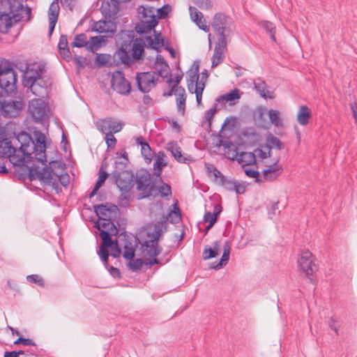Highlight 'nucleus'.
<instances>
[{
    "instance_id": "20",
    "label": "nucleus",
    "mask_w": 357,
    "mask_h": 357,
    "mask_svg": "<svg viewBox=\"0 0 357 357\" xmlns=\"http://www.w3.org/2000/svg\"><path fill=\"white\" fill-rule=\"evenodd\" d=\"M124 123L122 122H117L112 118H107L100 122V130L102 132H111L116 133L120 132Z\"/></svg>"
},
{
    "instance_id": "56",
    "label": "nucleus",
    "mask_w": 357,
    "mask_h": 357,
    "mask_svg": "<svg viewBox=\"0 0 357 357\" xmlns=\"http://www.w3.org/2000/svg\"><path fill=\"white\" fill-rule=\"evenodd\" d=\"M194 3L201 9L210 10L213 7L211 0H192Z\"/></svg>"
},
{
    "instance_id": "50",
    "label": "nucleus",
    "mask_w": 357,
    "mask_h": 357,
    "mask_svg": "<svg viewBox=\"0 0 357 357\" xmlns=\"http://www.w3.org/2000/svg\"><path fill=\"white\" fill-rule=\"evenodd\" d=\"M218 109L217 108V102H216L215 103H214L213 107L211 109H209L208 110L206 111V112L204 114V121L208 123V126L209 128H211V120H212L214 114L218 111Z\"/></svg>"
},
{
    "instance_id": "19",
    "label": "nucleus",
    "mask_w": 357,
    "mask_h": 357,
    "mask_svg": "<svg viewBox=\"0 0 357 357\" xmlns=\"http://www.w3.org/2000/svg\"><path fill=\"white\" fill-rule=\"evenodd\" d=\"M227 45V40H223L222 39L218 40L215 45L213 55L211 58V68H215L223 61Z\"/></svg>"
},
{
    "instance_id": "26",
    "label": "nucleus",
    "mask_w": 357,
    "mask_h": 357,
    "mask_svg": "<svg viewBox=\"0 0 357 357\" xmlns=\"http://www.w3.org/2000/svg\"><path fill=\"white\" fill-rule=\"evenodd\" d=\"M144 46H147L145 43V40L142 42L141 40H138L137 39H133V42L130 47L132 60L137 61L143 59L142 54L144 51Z\"/></svg>"
},
{
    "instance_id": "28",
    "label": "nucleus",
    "mask_w": 357,
    "mask_h": 357,
    "mask_svg": "<svg viewBox=\"0 0 357 357\" xmlns=\"http://www.w3.org/2000/svg\"><path fill=\"white\" fill-rule=\"evenodd\" d=\"M50 83L48 80L45 79L42 76L38 77V79L36 82L34 87L29 88L32 93L36 96H43V93L46 92V89L49 86Z\"/></svg>"
},
{
    "instance_id": "25",
    "label": "nucleus",
    "mask_w": 357,
    "mask_h": 357,
    "mask_svg": "<svg viewBox=\"0 0 357 357\" xmlns=\"http://www.w3.org/2000/svg\"><path fill=\"white\" fill-rule=\"evenodd\" d=\"M153 31L154 32V38L151 36H146L144 38L145 43L147 45V47L158 51L161 46L165 45L164 38L160 37V32L158 33L154 29Z\"/></svg>"
},
{
    "instance_id": "29",
    "label": "nucleus",
    "mask_w": 357,
    "mask_h": 357,
    "mask_svg": "<svg viewBox=\"0 0 357 357\" xmlns=\"http://www.w3.org/2000/svg\"><path fill=\"white\" fill-rule=\"evenodd\" d=\"M95 227L98 228L99 230H101V227L105 229H103L105 231L109 232L111 235L116 236L119 232V229L114 225V223L112 221L111 218H107L105 220V222H99L97 221L95 223Z\"/></svg>"
},
{
    "instance_id": "10",
    "label": "nucleus",
    "mask_w": 357,
    "mask_h": 357,
    "mask_svg": "<svg viewBox=\"0 0 357 357\" xmlns=\"http://www.w3.org/2000/svg\"><path fill=\"white\" fill-rule=\"evenodd\" d=\"M17 151L10 139L5 138L0 141V156L9 159L15 166H23L26 163L25 158L20 156Z\"/></svg>"
},
{
    "instance_id": "23",
    "label": "nucleus",
    "mask_w": 357,
    "mask_h": 357,
    "mask_svg": "<svg viewBox=\"0 0 357 357\" xmlns=\"http://www.w3.org/2000/svg\"><path fill=\"white\" fill-rule=\"evenodd\" d=\"M189 11L191 19L196 23L199 28L205 32L209 31V26L206 24V20L203 18V14L193 6H190Z\"/></svg>"
},
{
    "instance_id": "22",
    "label": "nucleus",
    "mask_w": 357,
    "mask_h": 357,
    "mask_svg": "<svg viewBox=\"0 0 357 357\" xmlns=\"http://www.w3.org/2000/svg\"><path fill=\"white\" fill-rule=\"evenodd\" d=\"M91 30L99 33H111L116 31V26L112 21L100 20L94 22Z\"/></svg>"
},
{
    "instance_id": "61",
    "label": "nucleus",
    "mask_w": 357,
    "mask_h": 357,
    "mask_svg": "<svg viewBox=\"0 0 357 357\" xmlns=\"http://www.w3.org/2000/svg\"><path fill=\"white\" fill-rule=\"evenodd\" d=\"M98 255H99L104 266L106 268H108L109 266L108 263V257L109 255V250H103L102 249H99V250L98 251Z\"/></svg>"
},
{
    "instance_id": "14",
    "label": "nucleus",
    "mask_w": 357,
    "mask_h": 357,
    "mask_svg": "<svg viewBox=\"0 0 357 357\" xmlns=\"http://www.w3.org/2000/svg\"><path fill=\"white\" fill-rule=\"evenodd\" d=\"M35 140L33 139V144H31V153L35 154V157L38 161L43 164L47 162L46 150V137L41 132H35Z\"/></svg>"
},
{
    "instance_id": "6",
    "label": "nucleus",
    "mask_w": 357,
    "mask_h": 357,
    "mask_svg": "<svg viewBox=\"0 0 357 357\" xmlns=\"http://www.w3.org/2000/svg\"><path fill=\"white\" fill-rule=\"evenodd\" d=\"M0 88L8 95L15 93L17 90V73L6 59L0 61Z\"/></svg>"
},
{
    "instance_id": "53",
    "label": "nucleus",
    "mask_w": 357,
    "mask_h": 357,
    "mask_svg": "<svg viewBox=\"0 0 357 357\" xmlns=\"http://www.w3.org/2000/svg\"><path fill=\"white\" fill-rule=\"evenodd\" d=\"M222 147L224 148V151L226 153H229V152H234L233 156H237L238 152L236 146L229 140H226V142L222 144Z\"/></svg>"
},
{
    "instance_id": "18",
    "label": "nucleus",
    "mask_w": 357,
    "mask_h": 357,
    "mask_svg": "<svg viewBox=\"0 0 357 357\" xmlns=\"http://www.w3.org/2000/svg\"><path fill=\"white\" fill-rule=\"evenodd\" d=\"M93 208L100 222H105V219L112 218V213H116L119 211L117 206L112 204L95 205Z\"/></svg>"
},
{
    "instance_id": "21",
    "label": "nucleus",
    "mask_w": 357,
    "mask_h": 357,
    "mask_svg": "<svg viewBox=\"0 0 357 357\" xmlns=\"http://www.w3.org/2000/svg\"><path fill=\"white\" fill-rule=\"evenodd\" d=\"M174 93L177 98H176V105L178 111L181 112V114L183 115L185 113V100H186V93L183 87L179 86L176 87L175 86H172L170 91L167 94V96H172V93Z\"/></svg>"
},
{
    "instance_id": "32",
    "label": "nucleus",
    "mask_w": 357,
    "mask_h": 357,
    "mask_svg": "<svg viewBox=\"0 0 357 357\" xmlns=\"http://www.w3.org/2000/svg\"><path fill=\"white\" fill-rule=\"evenodd\" d=\"M159 181L160 184L159 185H157V195L159 194L160 197H165L167 199H169V198L172 197L171 186L169 184L164 183L160 177L159 178Z\"/></svg>"
},
{
    "instance_id": "41",
    "label": "nucleus",
    "mask_w": 357,
    "mask_h": 357,
    "mask_svg": "<svg viewBox=\"0 0 357 357\" xmlns=\"http://www.w3.org/2000/svg\"><path fill=\"white\" fill-rule=\"evenodd\" d=\"M89 41L87 37L84 33L77 34L74 37V41L71 43L73 47H83L87 49Z\"/></svg>"
},
{
    "instance_id": "55",
    "label": "nucleus",
    "mask_w": 357,
    "mask_h": 357,
    "mask_svg": "<svg viewBox=\"0 0 357 357\" xmlns=\"http://www.w3.org/2000/svg\"><path fill=\"white\" fill-rule=\"evenodd\" d=\"M171 10V8L168 4L164 5L157 10V17L159 19H165L167 17L168 13Z\"/></svg>"
},
{
    "instance_id": "36",
    "label": "nucleus",
    "mask_w": 357,
    "mask_h": 357,
    "mask_svg": "<svg viewBox=\"0 0 357 357\" xmlns=\"http://www.w3.org/2000/svg\"><path fill=\"white\" fill-rule=\"evenodd\" d=\"M241 98L238 89H234L229 93L220 96L216 99V102L224 104L226 102H231L238 100Z\"/></svg>"
},
{
    "instance_id": "37",
    "label": "nucleus",
    "mask_w": 357,
    "mask_h": 357,
    "mask_svg": "<svg viewBox=\"0 0 357 357\" xmlns=\"http://www.w3.org/2000/svg\"><path fill=\"white\" fill-rule=\"evenodd\" d=\"M237 160L243 166L250 165L256 162L255 155L251 152H242Z\"/></svg>"
},
{
    "instance_id": "30",
    "label": "nucleus",
    "mask_w": 357,
    "mask_h": 357,
    "mask_svg": "<svg viewBox=\"0 0 357 357\" xmlns=\"http://www.w3.org/2000/svg\"><path fill=\"white\" fill-rule=\"evenodd\" d=\"M165 154L163 151H159L156 156V160L153 164L154 175L160 177L163 167L167 165L164 161Z\"/></svg>"
},
{
    "instance_id": "45",
    "label": "nucleus",
    "mask_w": 357,
    "mask_h": 357,
    "mask_svg": "<svg viewBox=\"0 0 357 357\" xmlns=\"http://www.w3.org/2000/svg\"><path fill=\"white\" fill-rule=\"evenodd\" d=\"M267 144L270 149L275 148L278 150L284 149L283 143L277 137L270 135L267 137Z\"/></svg>"
},
{
    "instance_id": "2",
    "label": "nucleus",
    "mask_w": 357,
    "mask_h": 357,
    "mask_svg": "<svg viewBox=\"0 0 357 357\" xmlns=\"http://www.w3.org/2000/svg\"><path fill=\"white\" fill-rule=\"evenodd\" d=\"M9 13L0 11V32L7 33L9 29L26 17L29 20L31 9L29 6L24 7L22 0H6Z\"/></svg>"
},
{
    "instance_id": "16",
    "label": "nucleus",
    "mask_w": 357,
    "mask_h": 357,
    "mask_svg": "<svg viewBox=\"0 0 357 357\" xmlns=\"http://www.w3.org/2000/svg\"><path fill=\"white\" fill-rule=\"evenodd\" d=\"M136 81L138 89L142 93H148L154 87L158 81L157 74L155 72L137 73Z\"/></svg>"
},
{
    "instance_id": "48",
    "label": "nucleus",
    "mask_w": 357,
    "mask_h": 357,
    "mask_svg": "<svg viewBox=\"0 0 357 357\" xmlns=\"http://www.w3.org/2000/svg\"><path fill=\"white\" fill-rule=\"evenodd\" d=\"M141 152L142 156L147 161V162L150 163L153 156V151L148 143H143L142 147L141 148Z\"/></svg>"
},
{
    "instance_id": "1",
    "label": "nucleus",
    "mask_w": 357,
    "mask_h": 357,
    "mask_svg": "<svg viewBox=\"0 0 357 357\" xmlns=\"http://www.w3.org/2000/svg\"><path fill=\"white\" fill-rule=\"evenodd\" d=\"M167 223L166 220L157 222L155 224L144 225L137 234V241L140 244V250L144 257L142 259H132L128 263L130 269L133 271L139 270L143 264L152 266L159 264L160 260L156 258L162 252V248L158 245L159 238L167 231Z\"/></svg>"
},
{
    "instance_id": "51",
    "label": "nucleus",
    "mask_w": 357,
    "mask_h": 357,
    "mask_svg": "<svg viewBox=\"0 0 357 357\" xmlns=\"http://www.w3.org/2000/svg\"><path fill=\"white\" fill-rule=\"evenodd\" d=\"M235 180L229 179L225 176H222V181H218V184L223 186L225 189L229 191H234L235 187Z\"/></svg>"
},
{
    "instance_id": "49",
    "label": "nucleus",
    "mask_w": 357,
    "mask_h": 357,
    "mask_svg": "<svg viewBox=\"0 0 357 357\" xmlns=\"http://www.w3.org/2000/svg\"><path fill=\"white\" fill-rule=\"evenodd\" d=\"M199 75L196 72H190L188 74V77L187 79L188 82V89L190 93H193L194 84H195L199 79Z\"/></svg>"
},
{
    "instance_id": "35",
    "label": "nucleus",
    "mask_w": 357,
    "mask_h": 357,
    "mask_svg": "<svg viewBox=\"0 0 357 357\" xmlns=\"http://www.w3.org/2000/svg\"><path fill=\"white\" fill-rule=\"evenodd\" d=\"M255 89L264 98L273 99L274 98L273 93L266 90V84L264 81L259 80L255 82Z\"/></svg>"
},
{
    "instance_id": "39",
    "label": "nucleus",
    "mask_w": 357,
    "mask_h": 357,
    "mask_svg": "<svg viewBox=\"0 0 357 357\" xmlns=\"http://www.w3.org/2000/svg\"><path fill=\"white\" fill-rule=\"evenodd\" d=\"M153 67L158 72L157 77L160 76L163 78H168L167 82L169 83L172 82V79L171 78V71L167 63L162 66L157 65V66Z\"/></svg>"
},
{
    "instance_id": "17",
    "label": "nucleus",
    "mask_w": 357,
    "mask_h": 357,
    "mask_svg": "<svg viewBox=\"0 0 357 357\" xmlns=\"http://www.w3.org/2000/svg\"><path fill=\"white\" fill-rule=\"evenodd\" d=\"M16 140L20 144L17 153H22L20 156L24 157L26 162L31 161V144H33V139L31 135L27 132L22 131L19 133L16 137Z\"/></svg>"
},
{
    "instance_id": "54",
    "label": "nucleus",
    "mask_w": 357,
    "mask_h": 357,
    "mask_svg": "<svg viewBox=\"0 0 357 357\" xmlns=\"http://www.w3.org/2000/svg\"><path fill=\"white\" fill-rule=\"evenodd\" d=\"M26 280L30 283L36 284L40 287H44L45 285L44 280L43 278L36 274L28 275L26 277Z\"/></svg>"
},
{
    "instance_id": "43",
    "label": "nucleus",
    "mask_w": 357,
    "mask_h": 357,
    "mask_svg": "<svg viewBox=\"0 0 357 357\" xmlns=\"http://www.w3.org/2000/svg\"><path fill=\"white\" fill-rule=\"evenodd\" d=\"M59 0H54L48 9V19L52 20H58L59 14Z\"/></svg>"
},
{
    "instance_id": "40",
    "label": "nucleus",
    "mask_w": 357,
    "mask_h": 357,
    "mask_svg": "<svg viewBox=\"0 0 357 357\" xmlns=\"http://www.w3.org/2000/svg\"><path fill=\"white\" fill-rule=\"evenodd\" d=\"M268 115L269 117L270 122L276 127H282L283 123L280 118V113L279 111L270 109L268 111Z\"/></svg>"
},
{
    "instance_id": "15",
    "label": "nucleus",
    "mask_w": 357,
    "mask_h": 357,
    "mask_svg": "<svg viewBox=\"0 0 357 357\" xmlns=\"http://www.w3.org/2000/svg\"><path fill=\"white\" fill-rule=\"evenodd\" d=\"M111 84L113 90L123 96H128L131 91L130 83L126 79L123 72L115 70L112 75Z\"/></svg>"
},
{
    "instance_id": "57",
    "label": "nucleus",
    "mask_w": 357,
    "mask_h": 357,
    "mask_svg": "<svg viewBox=\"0 0 357 357\" xmlns=\"http://www.w3.org/2000/svg\"><path fill=\"white\" fill-rule=\"evenodd\" d=\"M218 254L209 246H206L203 251V259L204 260H208L211 258H214L218 256Z\"/></svg>"
},
{
    "instance_id": "64",
    "label": "nucleus",
    "mask_w": 357,
    "mask_h": 357,
    "mask_svg": "<svg viewBox=\"0 0 357 357\" xmlns=\"http://www.w3.org/2000/svg\"><path fill=\"white\" fill-rule=\"evenodd\" d=\"M109 248H110V250H111L110 255L112 257L116 258L120 256L121 250L118 245V242L114 243V245L112 247H109Z\"/></svg>"
},
{
    "instance_id": "47",
    "label": "nucleus",
    "mask_w": 357,
    "mask_h": 357,
    "mask_svg": "<svg viewBox=\"0 0 357 357\" xmlns=\"http://www.w3.org/2000/svg\"><path fill=\"white\" fill-rule=\"evenodd\" d=\"M105 42L104 36H93L91 37V43H89L87 50L93 51L100 47L102 43Z\"/></svg>"
},
{
    "instance_id": "34",
    "label": "nucleus",
    "mask_w": 357,
    "mask_h": 357,
    "mask_svg": "<svg viewBox=\"0 0 357 357\" xmlns=\"http://www.w3.org/2000/svg\"><path fill=\"white\" fill-rule=\"evenodd\" d=\"M100 236L102 239V243L100 249L103 250H108L109 247H112L114 243H117V240H112L111 234L104 230H100Z\"/></svg>"
},
{
    "instance_id": "5",
    "label": "nucleus",
    "mask_w": 357,
    "mask_h": 357,
    "mask_svg": "<svg viewBox=\"0 0 357 357\" xmlns=\"http://www.w3.org/2000/svg\"><path fill=\"white\" fill-rule=\"evenodd\" d=\"M116 43L119 46L114 54V59L117 63L130 66L133 60L130 55V47L133 42V32L122 31L116 36Z\"/></svg>"
},
{
    "instance_id": "13",
    "label": "nucleus",
    "mask_w": 357,
    "mask_h": 357,
    "mask_svg": "<svg viewBox=\"0 0 357 357\" xmlns=\"http://www.w3.org/2000/svg\"><path fill=\"white\" fill-rule=\"evenodd\" d=\"M29 112L36 123H41L48 118V108L45 101L41 99H33L29 103Z\"/></svg>"
},
{
    "instance_id": "52",
    "label": "nucleus",
    "mask_w": 357,
    "mask_h": 357,
    "mask_svg": "<svg viewBox=\"0 0 357 357\" xmlns=\"http://www.w3.org/2000/svg\"><path fill=\"white\" fill-rule=\"evenodd\" d=\"M108 175H109L108 173H107L105 171L103 170V167L102 165L99 170L98 179L96 181V185H95V186L96 187V189H99L104 184Z\"/></svg>"
},
{
    "instance_id": "11",
    "label": "nucleus",
    "mask_w": 357,
    "mask_h": 357,
    "mask_svg": "<svg viewBox=\"0 0 357 357\" xmlns=\"http://www.w3.org/2000/svg\"><path fill=\"white\" fill-rule=\"evenodd\" d=\"M231 18L222 13L219 12L215 14L213 18L212 27L217 33L218 40H227V37L231 33Z\"/></svg>"
},
{
    "instance_id": "38",
    "label": "nucleus",
    "mask_w": 357,
    "mask_h": 357,
    "mask_svg": "<svg viewBox=\"0 0 357 357\" xmlns=\"http://www.w3.org/2000/svg\"><path fill=\"white\" fill-rule=\"evenodd\" d=\"M206 172L209 177L212 176L214 178V181L218 183L219 181H222V176H225L213 165L206 163L205 164Z\"/></svg>"
},
{
    "instance_id": "63",
    "label": "nucleus",
    "mask_w": 357,
    "mask_h": 357,
    "mask_svg": "<svg viewBox=\"0 0 357 357\" xmlns=\"http://www.w3.org/2000/svg\"><path fill=\"white\" fill-rule=\"evenodd\" d=\"M14 344H22L26 345V346H34L35 345V343L33 342V341L32 340L29 339V338H24L23 337H20L17 340H16L14 342Z\"/></svg>"
},
{
    "instance_id": "9",
    "label": "nucleus",
    "mask_w": 357,
    "mask_h": 357,
    "mask_svg": "<svg viewBox=\"0 0 357 357\" xmlns=\"http://www.w3.org/2000/svg\"><path fill=\"white\" fill-rule=\"evenodd\" d=\"M298 264L300 271L304 273L305 277L309 282L314 283V274L317 271V266L314 264V257L308 250L301 252L298 260Z\"/></svg>"
},
{
    "instance_id": "59",
    "label": "nucleus",
    "mask_w": 357,
    "mask_h": 357,
    "mask_svg": "<svg viewBox=\"0 0 357 357\" xmlns=\"http://www.w3.org/2000/svg\"><path fill=\"white\" fill-rule=\"evenodd\" d=\"M229 255H230V245L227 241H226L225 244L224 245L223 254H222V258L220 260V261L221 263H222L224 265H225L226 263L229 261Z\"/></svg>"
},
{
    "instance_id": "44",
    "label": "nucleus",
    "mask_w": 357,
    "mask_h": 357,
    "mask_svg": "<svg viewBox=\"0 0 357 357\" xmlns=\"http://www.w3.org/2000/svg\"><path fill=\"white\" fill-rule=\"evenodd\" d=\"M260 26L264 28L269 33L271 38L273 42H276L275 38V27L274 24L269 21H261Z\"/></svg>"
},
{
    "instance_id": "58",
    "label": "nucleus",
    "mask_w": 357,
    "mask_h": 357,
    "mask_svg": "<svg viewBox=\"0 0 357 357\" xmlns=\"http://www.w3.org/2000/svg\"><path fill=\"white\" fill-rule=\"evenodd\" d=\"M128 163V162H127L126 161H123L122 160H116L114 164V170L113 171H116L117 172H119V173H121L125 171H128L127 169H126V167H127Z\"/></svg>"
},
{
    "instance_id": "7",
    "label": "nucleus",
    "mask_w": 357,
    "mask_h": 357,
    "mask_svg": "<svg viewBox=\"0 0 357 357\" xmlns=\"http://www.w3.org/2000/svg\"><path fill=\"white\" fill-rule=\"evenodd\" d=\"M139 22L135 25V31L139 34L147 33L155 29L158 24L153 7L140 6L137 9Z\"/></svg>"
},
{
    "instance_id": "33",
    "label": "nucleus",
    "mask_w": 357,
    "mask_h": 357,
    "mask_svg": "<svg viewBox=\"0 0 357 357\" xmlns=\"http://www.w3.org/2000/svg\"><path fill=\"white\" fill-rule=\"evenodd\" d=\"M221 211L222 206L220 204H215L213 206V213L209 211L205 213L204 215V221L205 222H208V224L213 222V225H214L216 222L218 216L221 213Z\"/></svg>"
},
{
    "instance_id": "4",
    "label": "nucleus",
    "mask_w": 357,
    "mask_h": 357,
    "mask_svg": "<svg viewBox=\"0 0 357 357\" xmlns=\"http://www.w3.org/2000/svg\"><path fill=\"white\" fill-rule=\"evenodd\" d=\"M136 190L139 192L138 199L155 197L157 196V180L153 181L151 173L145 169H142L136 172L135 175Z\"/></svg>"
},
{
    "instance_id": "60",
    "label": "nucleus",
    "mask_w": 357,
    "mask_h": 357,
    "mask_svg": "<svg viewBox=\"0 0 357 357\" xmlns=\"http://www.w3.org/2000/svg\"><path fill=\"white\" fill-rule=\"evenodd\" d=\"M105 134V142L108 148H113L116 143V139L114 136L113 133L104 132Z\"/></svg>"
},
{
    "instance_id": "24",
    "label": "nucleus",
    "mask_w": 357,
    "mask_h": 357,
    "mask_svg": "<svg viewBox=\"0 0 357 357\" xmlns=\"http://www.w3.org/2000/svg\"><path fill=\"white\" fill-rule=\"evenodd\" d=\"M167 149L171 152L173 157L178 162L187 163L190 161L188 157H185L181 153V148L178 146L176 142H170L167 144Z\"/></svg>"
},
{
    "instance_id": "27",
    "label": "nucleus",
    "mask_w": 357,
    "mask_h": 357,
    "mask_svg": "<svg viewBox=\"0 0 357 357\" xmlns=\"http://www.w3.org/2000/svg\"><path fill=\"white\" fill-rule=\"evenodd\" d=\"M312 118L310 109L306 105H301L297 114V121L301 126H306Z\"/></svg>"
},
{
    "instance_id": "42",
    "label": "nucleus",
    "mask_w": 357,
    "mask_h": 357,
    "mask_svg": "<svg viewBox=\"0 0 357 357\" xmlns=\"http://www.w3.org/2000/svg\"><path fill=\"white\" fill-rule=\"evenodd\" d=\"M268 167L267 169L262 171L263 176H267L268 173L281 174L283 172L282 165L279 164V159H277L272 165Z\"/></svg>"
},
{
    "instance_id": "62",
    "label": "nucleus",
    "mask_w": 357,
    "mask_h": 357,
    "mask_svg": "<svg viewBox=\"0 0 357 357\" xmlns=\"http://www.w3.org/2000/svg\"><path fill=\"white\" fill-rule=\"evenodd\" d=\"M245 174L250 178H254L256 179L257 182H260L261 179L259 178V172L257 170H254L252 169H245Z\"/></svg>"
},
{
    "instance_id": "8",
    "label": "nucleus",
    "mask_w": 357,
    "mask_h": 357,
    "mask_svg": "<svg viewBox=\"0 0 357 357\" xmlns=\"http://www.w3.org/2000/svg\"><path fill=\"white\" fill-rule=\"evenodd\" d=\"M37 174L40 180L51 185L57 193L61 191V185L67 187L70 182V177L67 173L56 174L51 167L45 166Z\"/></svg>"
},
{
    "instance_id": "12",
    "label": "nucleus",
    "mask_w": 357,
    "mask_h": 357,
    "mask_svg": "<svg viewBox=\"0 0 357 357\" xmlns=\"http://www.w3.org/2000/svg\"><path fill=\"white\" fill-rule=\"evenodd\" d=\"M45 73V66L43 63H33L26 67L22 77L23 85L26 88H33L38 77Z\"/></svg>"
},
{
    "instance_id": "46",
    "label": "nucleus",
    "mask_w": 357,
    "mask_h": 357,
    "mask_svg": "<svg viewBox=\"0 0 357 357\" xmlns=\"http://www.w3.org/2000/svg\"><path fill=\"white\" fill-rule=\"evenodd\" d=\"M135 249L130 241H126L123 245V256L126 259H132L135 257Z\"/></svg>"
},
{
    "instance_id": "3",
    "label": "nucleus",
    "mask_w": 357,
    "mask_h": 357,
    "mask_svg": "<svg viewBox=\"0 0 357 357\" xmlns=\"http://www.w3.org/2000/svg\"><path fill=\"white\" fill-rule=\"evenodd\" d=\"M111 178L122 192L119 197L121 206H126L130 200V191L135 183V176L132 171H125L121 173L112 171Z\"/></svg>"
},
{
    "instance_id": "31",
    "label": "nucleus",
    "mask_w": 357,
    "mask_h": 357,
    "mask_svg": "<svg viewBox=\"0 0 357 357\" xmlns=\"http://www.w3.org/2000/svg\"><path fill=\"white\" fill-rule=\"evenodd\" d=\"M59 53L64 59H70L71 53L68 47V38L66 35H61L58 44Z\"/></svg>"
}]
</instances>
